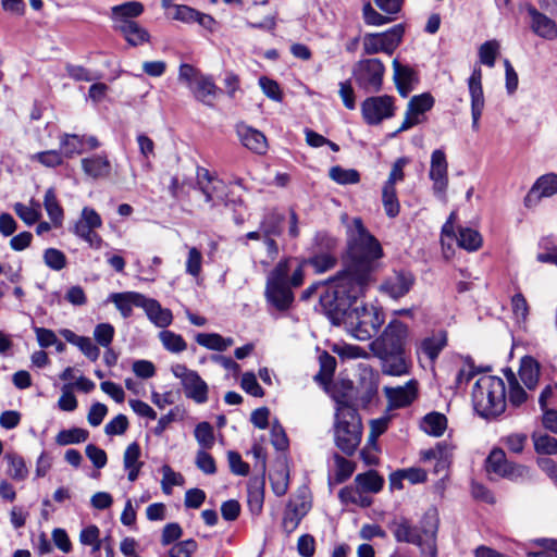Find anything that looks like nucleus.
<instances>
[{"label":"nucleus","mask_w":557,"mask_h":557,"mask_svg":"<svg viewBox=\"0 0 557 557\" xmlns=\"http://www.w3.org/2000/svg\"><path fill=\"white\" fill-rule=\"evenodd\" d=\"M383 256L379 240L356 218L347 226L345 268L320 296V304L334 325H344L358 341L371 339L385 321L384 313L374 306L352 305L364 295L372 281L377 261Z\"/></svg>","instance_id":"f257e3e1"},{"label":"nucleus","mask_w":557,"mask_h":557,"mask_svg":"<svg viewBox=\"0 0 557 557\" xmlns=\"http://www.w3.org/2000/svg\"><path fill=\"white\" fill-rule=\"evenodd\" d=\"M440 519L436 509L424 512L419 525H413L405 517L394 518L387 524L396 542L408 543L420 548L423 556L437 557V532Z\"/></svg>","instance_id":"f03ea898"},{"label":"nucleus","mask_w":557,"mask_h":557,"mask_svg":"<svg viewBox=\"0 0 557 557\" xmlns=\"http://www.w3.org/2000/svg\"><path fill=\"white\" fill-rule=\"evenodd\" d=\"M335 444L345 455L351 456L355 454L361 441V419L358 411L346 396H335Z\"/></svg>","instance_id":"7ed1b4c3"},{"label":"nucleus","mask_w":557,"mask_h":557,"mask_svg":"<svg viewBox=\"0 0 557 557\" xmlns=\"http://www.w3.org/2000/svg\"><path fill=\"white\" fill-rule=\"evenodd\" d=\"M472 403L476 413L485 419H493L505 411L506 387L498 376L483 375L472 389Z\"/></svg>","instance_id":"20e7f679"},{"label":"nucleus","mask_w":557,"mask_h":557,"mask_svg":"<svg viewBox=\"0 0 557 557\" xmlns=\"http://www.w3.org/2000/svg\"><path fill=\"white\" fill-rule=\"evenodd\" d=\"M290 265L288 260L280 261L268 276L265 298L278 311L287 310L293 301L294 294L288 282Z\"/></svg>","instance_id":"39448f33"},{"label":"nucleus","mask_w":557,"mask_h":557,"mask_svg":"<svg viewBox=\"0 0 557 557\" xmlns=\"http://www.w3.org/2000/svg\"><path fill=\"white\" fill-rule=\"evenodd\" d=\"M455 218L456 213L453 211L442 227L441 243L443 246V253L446 259H448L453 253L451 243L455 238L458 246L467 251H476L481 248L483 243L481 234L472 227L459 226L458 235H455Z\"/></svg>","instance_id":"423d86ee"},{"label":"nucleus","mask_w":557,"mask_h":557,"mask_svg":"<svg viewBox=\"0 0 557 557\" xmlns=\"http://www.w3.org/2000/svg\"><path fill=\"white\" fill-rule=\"evenodd\" d=\"M385 66L377 58L361 59L352 67V77L364 92L375 94L382 89Z\"/></svg>","instance_id":"0eeeda50"},{"label":"nucleus","mask_w":557,"mask_h":557,"mask_svg":"<svg viewBox=\"0 0 557 557\" xmlns=\"http://www.w3.org/2000/svg\"><path fill=\"white\" fill-rule=\"evenodd\" d=\"M407 337L408 326L399 320H392L382 334L370 343V349L374 356L405 350Z\"/></svg>","instance_id":"6e6552de"},{"label":"nucleus","mask_w":557,"mask_h":557,"mask_svg":"<svg viewBox=\"0 0 557 557\" xmlns=\"http://www.w3.org/2000/svg\"><path fill=\"white\" fill-rule=\"evenodd\" d=\"M404 33V26L397 24L384 33L366 34L363 37V51L369 55L380 52L391 55L399 46Z\"/></svg>","instance_id":"1a4fd4ad"},{"label":"nucleus","mask_w":557,"mask_h":557,"mask_svg":"<svg viewBox=\"0 0 557 557\" xmlns=\"http://www.w3.org/2000/svg\"><path fill=\"white\" fill-rule=\"evenodd\" d=\"M197 186L203 194L207 203L211 207H227L226 185L213 175L208 169L198 166L196 172Z\"/></svg>","instance_id":"9d476101"},{"label":"nucleus","mask_w":557,"mask_h":557,"mask_svg":"<svg viewBox=\"0 0 557 557\" xmlns=\"http://www.w3.org/2000/svg\"><path fill=\"white\" fill-rule=\"evenodd\" d=\"M394 98L392 96H372L361 103L362 117L369 125H377L383 120L395 114Z\"/></svg>","instance_id":"9b49d317"},{"label":"nucleus","mask_w":557,"mask_h":557,"mask_svg":"<svg viewBox=\"0 0 557 557\" xmlns=\"http://www.w3.org/2000/svg\"><path fill=\"white\" fill-rule=\"evenodd\" d=\"M434 104V98L425 92L413 96L407 106L405 119L394 135L405 132L422 122L421 117L426 111L431 110Z\"/></svg>","instance_id":"f8f14e48"},{"label":"nucleus","mask_w":557,"mask_h":557,"mask_svg":"<svg viewBox=\"0 0 557 557\" xmlns=\"http://www.w3.org/2000/svg\"><path fill=\"white\" fill-rule=\"evenodd\" d=\"M409 160L406 157L398 158L389 172L388 180L383 186L382 200L386 209H399V202L396 197L395 184L404 180V168Z\"/></svg>","instance_id":"ddd939ff"},{"label":"nucleus","mask_w":557,"mask_h":557,"mask_svg":"<svg viewBox=\"0 0 557 557\" xmlns=\"http://www.w3.org/2000/svg\"><path fill=\"white\" fill-rule=\"evenodd\" d=\"M529 15V26L531 30L545 40H555L557 38V24L546 14L540 12L533 4L525 5Z\"/></svg>","instance_id":"4468645a"},{"label":"nucleus","mask_w":557,"mask_h":557,"mask_svg":"<svg viewBox=\"0 0 557 557\" xmlns=\"http://www.w3.org/2000/svg\"><path fill=\"white\" fill-rule=\"evenodd\" d=\"M557 194V174L548 173L540 176L524 198L528 208L540 205L542 198L552 197Z\"/></svg>","instance_id":"2eb2a0df"},{"label":"nucleus","mask_w":557,"mask_h":557,"mask_svg":"<svg viewBox=\"0 0 557 557\" xmlns=\"http://www.w3.org/2000/svg\"><path fill=\"white\" fill-rule=\"evenodd\" d=\"M468 87L471 97L472 128L479 129V121L484 109V95L482 88V71L475 67L468 79Z\"/></svg>","instance_id":"dca6fc26"},{"label":"nucleus","mask_w":557,"mask_h":557,"mask_svg":"<svg viewBox=\"0 0 557 557\" xmlns=\"http://www.w3.org/2000/svg\"><path fill=\"white\" fill-rule=\"evenodd\" d=\"M417 386L416 380H410L403 386H385L383 391L388 401V408L397 409L411 405L418 396Z\"/></svg>","instance_id":"f3484780"},{"label":"nucleus","mask_w":557,"mask_h":557,"mask_svg":"<svg viewBox=\"0 0 557 557\" xmlns=\"http://www.w3.org/2000/svg\"><path fill=\"white\" fill-rule=\"evenodd\" d=\"M393 70L397 91L401 97H408L419 82L417 72L409 65L401 64L398 59L393 60Z\"/></svg>","instance_id":"a211bd4d"},{"label":"nucleus","mask_w":557,"mask_h":557,"mask_svg":"<svg viewBox=\"0 0 557 557\" xmlns=\"http://www.w3.org/2000/svg\"><path fill=\"white\" fill-rule=\"evenodd\" d=\"M447 168L445 152L441 149L434 150L431 156L430 178L436 194H443L447 187Z\"/></svg>","instance_id":"6ab92c4d"},{"label":"nucleus","mask_w":557,"mask_h":557,"mask_svg":"<svg viewBox=\"0 0 557 557\" xmlns=\"http://www.w3.org/2000/svg\"><path fill=\"white\" fill-rule=\"evenodd\" d=\"M414 283V276L407 271L394 272L382 284V290L392 298H400L409 293Z\"/></svg>","instance_id":"aec40b11"},{"label":"nucleus","mask_w":557,"mask_h":557,"mask_svg":"<svg viewBox=\"0 0 557 557\" xmlns=\"http://www.w3.org/2000/svg\"><path fill=\"white\" fill-rule=\"evenodd\" d=\"M236 133L240 143L249 150L262 154L268 148L267 137L262 132L245 123L236 125Z\"/></svg>","instance_id":"412c9836"},{"label":"nucleus","mask_w":557,"mask_h":557,"mask_svg":"<svg viewBox=\"0 0 557 557\" xmlns=\"http://www.w3.org/2000/svg\"><path fill=\"white\" fill-rule=\"evenodd\" d=\"M381 360L382 373L391 376H401L409 373L410 361L405 350L387 352L386 356H376Z\"/></svg>","instance_id":"4be33fe9"},{"label":"nucleus","mask_w":557,"mask_h":557,"mask_svg":"<svg viewBox=\"0 0 557 557\" xmlns=\"http://www.w3.org/2000/svg\"><path fill=\"white\" fill-rule=\"evenodd\" d=\"M147 297L137 292L113 293L109 296L108 301L115 305L124 319L133 314V307L144 309Z\"/></svg>","instance_id":"5701e85b"},{"label":"nucleus","mask_w":557,"mask_h":557,"mask_svg":"<svg viewBox=\"0 0 557 557\" xmlns=\"http://www.w3.org/2000/svg\"><path fill=\"white\" fill-rule=\"evenodd\" d=\"M447 345V333L438 331L421 339L417 347V354H423L430 361H435L441 351Z\"/></svg>","instance_id":"b1692460"},{"label":"nucleus","mask_w":557,"mask_h":557,"mask_svg":"<svg viewBox=\"0 0 557 557\" xmlns=\"http://www.w3.org/2000/svg\"><path fill=\"white\" fill-rule=\"evenodd\" d=\"M144 10V4L138 1H127L112 7L111 18L114 23L113 26L135 22L134 18L141 15Z\"/></svg>","instance_id":"393cba45"},{"label":"nucleus","mask_w":557,"mask_h":557,"mask_svg":"<svg viewBox=\"0 0 557 557\" xmlns=\"http://www.w3.org/2000/svg\"><path fill=\"white\" fill-rule=\"evenodd\" d=\"M141 455L140 446L137 442L131 443L123 454V467L127 471L129 482H135L140 473L144 462L139 460Z\"/></svg>","instance_id":"a878e982"},{"label":"nucleus","mask_w":557,"mask_h":557,"mask_svg":"<svg viewBox=\"0 0 557 557\" xmlns=\"http://www.w3.org/2000/svg\"><path fill=\"white\" fill-rule=\"evenodd\" d=\"M61 336L70 344L78 347V349L91 361L98 360L100 356V349L95 345L91 338L86 336H79L72 330L62 329L60 330Z\"/></svg>","instance_id":"bb28decb"},{"label":"nucleus","mask_w":557,"mask_h":557,"mask_svg":"<svg viewBox=\"0 0 557 557\" xmlns=\"http://www.w3.org/2000/svg\"><path fill=\"white\" fill-rule=\"evenodd\" d=\"M182 385L187 398L197 404H205L208 400V384L197 372L189 374V377Z\"/></svg>","instance_id":"cd10ccee"},{"label":"nucleus","mask_w":557,"mask_h":557,"mask_svg":"<svg viewBox=\"0 0 557 557\" xmlns=\"http://www.w3.org/2000/svg\"><path fill=\"white\" fill-rule=\"evenodd\" d=\"M144 310L146 311L149 320L158 327H166L173 321V314L170 309L162 308L159 301L152 298H147Z\"/></svg>","instance_id":"c85d7f7f"},{"label":"nucleus","mask_w":557,"mask_h":557,"mask_svg":"<svg viewBox=\"0 0 557 557\" xmlns=\"http://www.w3.org/2000/svg\"><path fill=\"white\" fill-rule=\"evenodd\" d=\"M116 32H120L125 40L133 47L143 45L150 40L148 30L141 27L137 22L121 24L113 26Z\"/></svg>","instance_id":"c756f323"},{"label":"nucleus","mask_w":557,"mask_h":557,"mask_svg":"<svg viewBox=\"0 0 557 557\" xmlns=\"http://www.w3.org/2000/svg\"><path fill=\"white\" fill-rule=\"evenodd\" d=\"M219 88L209 76L199 78L195 86L190 89L194 97L206 106L212 107L213 100Z\"/></svg>","instance_id":"7c9ffc66"},{"label":"nucleus","mask_w":557,"mask_h":557,"mask_svg":"<svg viewBox=\"0 0 557 557\" xmlns=\"http://www.w3.org/2000/svg\"><path fill=\"white\" fill-rule=\"evenodd\" d=\"M519 376L529 389H534L540 377V363L530 356L521 359Z\"/></svg>","instance_id":"2f4dec72"},{"label":"nucleus","mask_w":557,"mask_h":557,"mask_svg":"<svg viewBox=\"0 0 557 557\" xmlns=\"http://www.w3.org/2000/svg\"><path fill=\"white\" fill-rule=\"evenodd\" d=\"M420 428L426 434L440 437L447 429V418L441 412L432 411L423 417Z\"/></svg>","instance_id":"473e14b6"},{"label":"nucleus","mask_w":557,"mask_h":557,"mask_svg":"<svg viewBox=\"0 0 557 557\" xmlns=\"http://www.w3.org/2000/svg\"><path fill=\"white\" fill-rule=\"evenodd\" d=\"M84 172L94 178L109 175L111 165L107 158L101 156H92L82 160Z\"/></svg>","instance_id":"72a5a7b5"},{"label":"nucleus","mask_w":557,"mask_h":557,"mask_svg":"<svg viewBox=\"0 0 557 557\" xmlns=\"http://www.w3.org/2000/svg\"><path fill=\"white\" fill-rule=\"evenodd\" d=\"M423 461L436 460V471L438 468H446L451 457V448L445 443H437L435 447L421 453Z\"/></svg>","instance_id":"f704fd0d"},{"label":"nucleus","mask_w":557,"mask_h":557,"mask_svg":"<svg viewBox=\"0 0 557 557\" xmlns=\"http://www.w3.org/2000/svg\"><path fill=\"white\" fill-rule=\"evenodd\" d=\"M196 342L208 349L224 351L234 344L233 338L223 337L218 333H200L196 336Z\"/></svg>","instance_id":"c9c22d12"},{"label":"nucleus","mask_w":557,"mask_h":557,"mask_svg":"<svg viewBox=\"0 0 557 557\" xmlns=\"http://www.w3.org/2000/svg\"><path fill=\"white\" fill-rule=\"evenodd\" d=\"M101 223V218L97 211H82V218L74 227L75 234L81 238H85L95 228L100 227Z\"/></svg>","instance_id":"e433bc0d"},{"label":"nucleus","mask_w":557,"mask_h":557,"mask_svg":"<svg viewBox=\"0 0 557 557\" xmlns=\"http://www.w3.org/2000/svg\"><path fill=\"white\" fill-rule=\"evenodd\" d=\"M351 392L342 394L341 396H346L351 405L357 409L358 407L367 408L369 407L377 396V384L374 382H370L368 386L357 393L355 399H352Z\"/></svg>","instance_id":"4c0bfd02"},{"label":"nucleus","mask_w":557,"mask_h":557,"mask_svg":"<svg viewBox=\"0 0 557 557\" xmlns=\"http://www.w3.org/2000/svg\"><path fill=\"white\" fill-rule=\"evenodd\" d=\"M264 499V480L255 478L248 484V504L252 511L260 512Z\"/></svg>","instance_id":"58836bf2"},{"label":"nucleus","mask_w":557,"mask_h":557,"mask_svg":"<svg viewBox=\"0 0 557 557\" xmlns=\"http://www.w3.org/2000/svg\"><path fill=\"white\" fill-rule=\"evenodd\" d=\"M89 432L81 428L61 430L55 436V443L60 446L79 444L87 441Z\"/></svg>","instance_id":"ea45409f"},{"label":"nucleus","mask_w":557,"mask_h":557,"mask_svg":"<svg viewBox=\"0 0 557 557\" xmlns=\"http://www.w3.org/2000/svg\"><path fill=\"white\" fill-rule=\"evenodd\" d=\"M355 481L362 491L370 493H379L384 485L383 478L373 470L358 474Z\"/></svg>","instance_id":"a19ab883"},{"label":"nucleus","mask_w":557,"mask_h":557,"mask_svg":"<svg viewBox=\"0 0 557 557\" xmlns=\"http://www.w3.org/2000/svg\"><path fill=\"white\" fill-rule=\"evenodd\" d=\"M195 438L198 442L200 449L208 450L214 445V433L213 428L209 422H200L196 425Z\"/></svg>","instance_id":"79ce46f5"},{"label":"nucleus","mask_w":557,"mask_h":557,"mask_svg":"<svg viewBox=\"0 0 557 557\" xmlns=\"http://www.w3.org/2000/svg\"><path fill=\"white\" fill-rule=\"evenodd\" d=\"M506 376L509 383V403L515 407H519L527 400L528 395L525 391L520 386L515 373L511 370L506 371Z\"/></svg>","instance_id":"37998d69"},{"label":"nucleus","mask_w":557,"mask_h":557,"mask_svg":"<svg viewBox=\"0 0 557 557\" xmlns=\"http://www.w3.org/2000/svg\"><path fill=\"white\" fill-rule=\"evenodd\" d=\"M159 338L164 348L171 352H182L187 348L185 339L180 334L172 331H161Z\"/></svg>","instance_id":"c03bdc74"},{"label":"nucleus","mask_w":557,"mask_h":557,"mask_svg":"<svg viewBox=\"0 0 557 557\" xmlns=\"http://www.w3.org/2000/svg\"><path fill=\"white\" fill-rule=\"evenodd\" d=\"M336 261L337 259L333 252H318L305 263L311 265L317 273H323L334 268Z\"/></svg>","instance_id":"a18cd8bd"},{"label":"nucleus","mask_w":557,"mask_h":557,"mask_svg":"<svg viewBox=\"0 0 557 557\" xmlns=\"http://www.w3.org/2000/svg\"><path fill=\"white\" fill-rule=\"evenodd\" d=\"M534 449L537 454L555 455L557 454V440L548 434H532Z\"/></svg>","instance_id":"49530a36"},{"label":"nucleus","mask_w":557,"mask_h":557,"mask_svg":"<svg viewBox=\"0 0 557 557\" xmlns=\"http://www.w3.org/2000/svg\"><path fill=\"white\" fill-rule=\"evenodd\" d=\"M499 476L508 479L513 482H523L531 478L530 469L527 466L509 461L505 469L500 472Z\"/></svg>","instance_id":"de8ad7c7"},{"label":"nucleus","mask_w":557,"mask_h":557,"mask_svg":"<svg viewBox=\"0 0 557 557\" xmlns=\"http://www.w3.org/2000/svg\"><path fill=\"white\" fill-rule=\"evenodd\" d=\"M161 472V487L165 494H171L173 486L183 485L184 476L180 472H175L169 465H163Z\"/></svg>","instance_id":"09e8293b"},{"label":"nucleus","mask_w":557,"mask_h":557,"mask_svg":"<svg viewBox=\"0 0 557 557\" xmlns=\"http://www.w3.org/2000/svg\"><path fill=\"white\" fill-rule=\"evenodd\" d=\"M330 177L338 184H356L360 181V174L354 169H343L339 165L330 169Z\"/></svg>","instance_id":"8fccbe9b"},{"label":"nucleus","mask_w":557,"mask_h":557,"mask_svg":"<svg viewBox=\"0 0 557 557\" xmlns=\"http://www.w3.org/2000/svg\"><path fill=\"white\" fill-rule=\"evenodd\" d=\"M338 497L344 504H357L362 507L370 506L371 504L369 497L363 496L358 488H355L352 486L343 487L338 493Z\"/></svg>","instance_id":"3c124183"},{"label":"nucleus","mask_w":557,"mask_h":557,"mask_svg":"<svg viewBox=\"0 0 557 557\" xmlns=\"http://www.w3.org/2000/svg\"><path fill=\"white\" fill-rule=\"evenodd\" d=\"M5 459L9 463V473L11 478L22 481L27 476L28 470L24 459L21 456L16 454H7Z\"/></svg>","instance_id":"603ef678"},{"label":"nucleus","mask_w":557,"mask_h":557,"mask_svg":"<svg viewBox=\"0 0 557 557\" xmlns=\"http://www.w3.org/2000/svg\"><path fill=\"white\" fill-rule=\"evenodd\" d=\"M45 264L53 271H61L66 267L65 255L55 248H48L44 251Z\"/></svg>","instance_id":"864d4df0"},{"label":"nucleus","mask_w":557,"mask_h":557,"mask_svg":"<svg viewBox=\"0 0 557 557\" xmlns=\"http://www.w3.org/2000/svg\"><path fill=\"white\" fill-rule=\"evenodd\" d=\"M334 462L336 467L335 481L337 483L346 481L355 471V465L339 454H334Z\"/></svg>","instance_id":"5fc2aeb1"},{"label":"nucleus","mask_w":557,"mask_h":557,"mask_svg":"<svg viewBox=\"0 0 557 557\" xmlns=\"http://www.w3.org/2000/svg\"><path fill=\"white\" fill-rule=\"evenodd\" d=\"M508 462L509 460L506 458L505 451L500 448H495L486 459V468L487 471L499 475Z\"/></svg>","instance_id":"6e6d98bb"},{"label":"nucleus","mask_w":557,"mask_h":557,"mask_svg":"<svg viewBox=\"0 0 557 557\" xmlns=\"http://www.w3.org/2000/svg\"><path fill=\"white\" fill-rule=\"evenodd\" d=\"M499 45L496 40L485 41L479 49V57L481 63L493 67L495 64L496 55L498 53Z\"/></svg>","instance_id":"4d7b16f0"},{"label":"nucleus","mask_w":557,"mask_h":557,"mask_svg":"<svg viewBox=\"0 0 557 557\" xmlns=\"http://www.w3.org/2000/svg\"><path fill=\"white\" fill-rule=\"evenodd\" d=\"M203 74L198 69L188 63H183L178 69V81L186 84L191 89L199 78H202Z\"/></svg>","instance_id":"13d9d810"},{"label":"nucleus","mask_w":557,"mask_h":557,"mask_svg":"<svg viewBox=\"0 0 557 557\" xmlns=\"http://www.w3.org/2000/svg\"><path fill=\"white\" fill-rule=\"evenodd\" d=\"M83 139L77 135L65 134L61 139V148L65 157L71 158L83 151Z\"/></svg>","instance_id":"bf43d9fd"},{"label":"nucleus","mask_w":557,"mask_h":557,"mask_svg":"<svg viewBox=\"0 0 557 557\" xmlns=\"http://www.w3.org/2000/svg\"><path fill=\"white\" fill-rule=\"evenodd\" d=\"M114 327L110 323H100L96 325L94 330L95 341L102 347L109 348L113 337H114Z\"/></svg>","instance_id":"052dcab7"},{"label":"nucleus","mask_w":557,"mask_h":557,"mask_svg":"<svg viewBox=\"0 0 557 557\" xmlns=\"http://www.w3.org/2000/svg\"><path fill=\"white\" fill-rule=\"evenodd\" d=\"M198 544L195 540L188 539L174 544L169 550L170 557H191L197 550Z\"/></svg>","instance_id":"680f3d73"},{"label":"nucleus","mask_w":557,"mask_h":557,"mask_svg":"<svg viewBox=\"0 0 557 557\" xmlns=\"http://www.w3.org/2000/svg\"><path fill=\"white\" fill-rule=\"evenodd\" d=\"M527 442L528 435L524 433H512L502 438V443L513 454H521Z\"/></svg>","instance_id":"e2e57ef3"},{"label":"nucleus","mask_w":557,"mask_h":557,"mask_svg":"<svg viewBox=\"0 0 557 557\" xmlns=\"http://www.w3.org/2000/svg\"><path fill=\"white\" fill-rule=\"evenodd\" d=\"M362 15L364 23L368 25L381 26L392 21L391 17L380 14L370 2L363 4Z\"/></svg>","instance_id":"0e129e2a"},{"label":"nucleus","mask_w":557,"mask_h":557,"mask_svg":"<svg viewBox=\"0 0 557 557\" xmlns=\"http://www.w3.org/2000/svg\"><path fill=\"white\" fill-rule=\"evenodd\" d=\"M240 386L247 394L253 397H262L264 395L262 387L259 385L257 377L252 372H246L243 374Z\"/></svg>","instance_id":"69168bd1"},{"label":"nucleus","mask_w":557,"mask_h":557,"mask_svg":"<svg viewBox=\"0 0 557 557\" xmlns=\"http://www.w3.org/2000/svg\"><path fill=\"white\" fill-rule=\"evenodd\" d=\"M195 463L205 474H214L216 472L214 458L207 450L199 449L197 451Z\"/></svg>","instance_id":"338daca9"},{"label":"nucleus","mask_w":557,"mask_h":557,"mask_svg":"<svg viewBox=\"0 0 557 557\" xmlns=\"http://www.w3.org/2000/svg\"><path fill=\"white\" fill-rule=\"evenodd\" d=\"M173 18L183 23H195L199 11L184 4H173Z\"/></svg>","instance_id":"774afa93"}]
</instances>
